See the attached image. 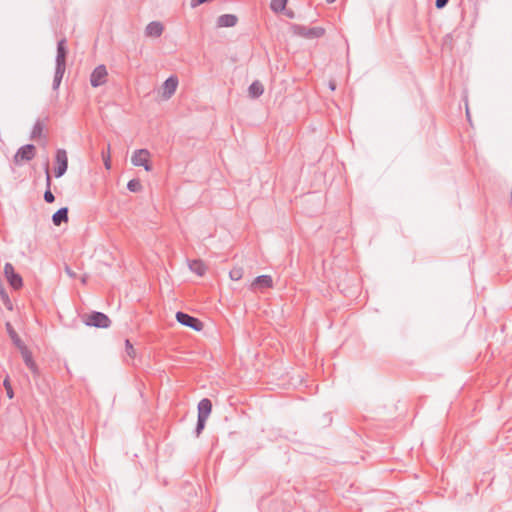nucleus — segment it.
I'll return each mask as SVG.
<instances>
[{"mask_svg":"<svg viewBox=\"0 0 512 512\" xmlns=\"http://www.w3.org/2000/svg\"><path fill=\"white\" fill-rule=\"evenodd\" d=\"M206 421H207L206 419L197 417V423H196V427H195V435H196V437H199L200 434L202 433V431L204 430L205 425H206Z\"/></svg>","mask_w":512,"mask_h":512,"instance_id":"obj_29","label":"nucleus"},{"mask_svg":"<svg viewBox=\"0 0 512 512\" xmlns=\"http://www.w3.org/2000/svg\"><path fill=\"white\" fill-rule=\"evenodd\" d=\"M108 72L106 66L101 64L98 65L90 75V84L96 88L103 85L107 80Z\"/></svg>","mask_w":512,"mask_h":512,"instance_id":"obj_8","label":"nucleus"},{"mask_svg":"<svg viewBox=\"0 0 512 512\" xmlns=\"http://www.w3.org/2000/svg\"><path fill=\"white\" fill-rule=\"evenodd\" d=\"M291 29L295 35L306 39L320 38L325 34V29L322 27L309 28L299 24H292Z\"/></svg>","mask_w":512,"mask_h":512,"instance_id":"obj_2","label":"nucleus"},{"mask_svg":"<svg viewBox=\"0 0 512 512\" xmlns=\"http://www.w3.org/2000/svg\"><path fill=\"white\" fill-rule=\"evenodd\" d=\"M286 17L290 18V19H294L295 18V12L291 9H286L285 8V11L282 12Z\"/></svg>","mask_w":512,"mask_h":512,"instance_id":"obj_33","label":"nucleus"},{"mask_svg":"<svg viewBox=\"0 0 512 512\" xmlns=\"http://www.w3.org/2000/svg\"><path fill=\"white\" fill-rule=\"evenodd\" d=\"M86 326L96 328H109L111 326L110 318L103 312L93 311L83 317Z\"/></svg>","mask_w":512,"mask_h":512,"instance_id":"obj_1","label":"nucleus"},{"mask_svg":"<svg viewBox=\"0 0 512 512\" xmlns=\"http://www.w3.org/2000/svg\"><path fill=\"white\" fill-rule=\"evenodd\" d=\"M176 320L183 326L189 327L193 329L194 331H201L203 329V322L194 317L189 315L188 313L178 311L176 313Z\"/></svg>","mask_w":512,"mask_h":512,"instance_id":"obj_3","label":"nucleus"},{"mask_svg":"<svg viewBox=\"0 0 512 512\" xmlns=\"http://www.w3.org/2000/svg\"><path fill=\"white\" fill-rule=\"evenodd\" d=\"M68 56L67 41L65 38L57 42L55 66L66 67V60Z\"/></svg>","mask_w":512,"mask_h":512,"instance_id":"obj_9","label":"nucleus"},{"mask_svg":"<svg viewBox=\"0 0 512 512\" xmlns=\"http://www.w3.org/2000/svg\"><path fill=\"white\" fill-rule=\"evenodd\" d=\"M329 88H330V90L334 91L336 89V82L329 81Z\"/></svg>","mask_w":512,"mask_h":512,"instance_id":"obj_36","label":"nucleus"},{"mask_svg":"<svg viewBox=\"0 0 512 512\" xmlns=\"http://www.w3.org/2000/svg\"><path fill=\"white\" fill-rule=\"evenodd\" d=\"M452 41H453V36L452 34H447L444 39H443V45L444 46H447V45H450L452 44Z\"/></svg>","mask_w":512,"mask_h":512,"instance_id":"obj_32","label":"nucleus"},{"mask_svg":"<svg viewBox=\"0 0 512 512\" xmlns=\"http://www.w3.org/2000/svg\"><path fill=\"white\" fill-rule=\"evenodd\" d=\"M188 265L189 269L198 276H203L206 272V266L202 260H192Z\"/></svg>","mask_w":512,"mask_h":512,"instance_id":"obj_21","label":"nucleus"},{"mask_svg":"<svg viewBox=\"0 0 512 512\" xmlns=\"http://www.w3.org/2000/svg\"><path fill=\"white\" fill-rule=\"evenodd\" d=\"M178 77L175 75L169 76L163 83L162 89L163 93L162 96L164 99H169L172 97V95L175 93L177 86H178Z\"/></svg>","mask_w":512,"mask_h":512,"instance_id":"obj_10","label":"nucleus"},{"mask_svg":"<svg viewBox=\"0 0 512 512\" xmlns=\"http://www.w3.org/2000/svg\"><path fill=\"white\" fill-rule=\"evenodd\" d=\"M66 67L64 66H55V73L53 78V84L52 88L53 90H58L60 87V84L62 82L64 73H65Z\"/></svg>","mask_w":512,"mask_h":512,"instance_id":"obj_20","label":"nucleus"},{"mask_svg":"<svg viewBox=\"0 0 512 512\" xmlns=\"http://www.w3.org/2000/svg\"><path fill=\"white\" fill-rule=\"evenodd\" d=\"M65 271H66V273H67L70 277H73V278H74V277L76 276V274H75V273L70 269V267H69V266H66V267H65Z\"/></svg>","mask_w":512,"mask_h":512,"instance_id":"obj_35","label":"nucleus"},{"mask_svg":"<svg viewBox=\"0 0 512 512\" xmlns=\"http://www.w3.org/2000/svg\"><path fill=\"white\" fill-rule=\"evenodd\" d=\"M6 329H7V332L9 334L10 338L12 339L13 343L18 348H22L24 346V344L9 322L6 323Z\"/></svg>","mask_w":512,"mask_h":512,"instance_id":"obj_22","label":"nucleus"},{"mask_svg":"<svg viewBox=\"0 0 512 512\" xmlns=\"http://www.w3.org/2000/svg\"><path fill=\"white\" fill-rule=\"evenodd\" d=\"M244 270L241 267H235L229 272L231 280L238 281L243 277Z\"/></svg>","mask_w":512,"mask_h":512,"instance_id":"obj_27","label":"nucleus"},{"mask_svg":"<svg viewBox=\"0 0 512 512\" xmlns=\"http://www.w3.org/2000/svg\"><path fill=\"white\" fill-rule=\"evenodd\" d=\"M328 3H333L335 2L336 0H326Z\"/></svg>","mask_w":512,"mask_h":512,"instance_id":"obj_37","label":"nucleus"},{"mask_svg":"<svg viewBox=\"0 0 512 512\" xmlns=\"http://www.w3.org/2000/svg\"><path fill=\"white\" fill-rule=\"evenodd\" d=\"M43 129H44V125H43L42 121L40 119H38L32 128L30 138L32 140H35V139L42 137Z\"/></svg>","mask_w":512,"mask_h":512,"instance_id":"obj_23","label":"nucleus"},{"mask_svg":"<svg viewBox=\"0 0 512 512\" xmlns=\"http://www.w3.org/2000/svg\"><path fill=\"white\" fill-rule=\"evenodd\" d=\"M3 386L6 390V394H7V397L9 399H12L14 397V391H13V388H12V385H11V382H10V379H9V376H7L4 381H3Z\"/></svg>","mask_w":512,"mask_h":512,"instance_id":"obj_28","label":"nucleus"},{"mask_svg":"<svg viewBox=\"0 0 512 512\" xmlns=\"http://www.w3.org/2000/svg\"><path fill=\"white\" fill-rule=\"evenodd\" d=\"M272 286H273V280H272V277L270 275H260V276H257L253 280V282L251 284V288L252 289L271 288Z\"/></svg>","mask_w":512,"mask_h":512,"instance_id":"obj_12","label":"nucleus"},{"mask_svg":"<svg viewBox=\"0 0 512 512\" xmlns=\"http://www.w3.org/2000/svg\"><path fill=\"white\" fill-rule=\"evenodd\" d=\"M56 167L54 174L56 178L62 177L68 169V157L64 149H57L55 154Z\"/></svg>","mask_w":512,"mask_h":512,"instance_id":"obj_6","label":"nucleus"},{"mask_svg":"<svg viewBox=\"0 0 512 512\" xmlns=\"http://www.w3.org/2000/svg\"><path fill=\"white\" fill-rule=\"evenodd\" d=\"M288 0H272L270 3V8L275 13H281L285 11Z\"/></svg>","mask_w":512,"mask_h":512,"instance_id":"obj_24","label":"nucleus"},{"mask_svg":"<svg viewBox=\"0 0 512 512\" xmlns=\"http://www.w3.org/2000/svg\"><path fill=\"white\" fill-rule=\"evenodd\" d=\"M164 27L159 21L150 22L145 28V35L147 37H160L163 33Z\"/></svg>","mask_w":512,"mask_h":512,"instance_id":"obj_13","label":"nucleus"},{"mask_svg":"<svg viewBox=\"0 0 512 512\" xmlns=\"http://www.w3.org/2000/svg\"><path fill=\"white\" fill-rule=\"evenodd\" d=\"M21 351V355L23 357L25 365L33 372L36 373L38 371L37 365L33 360L32 353L27 349L24 345L22 348H19Z\"/></svg>","mask_w":512,"mask_h":512,"instance_id":"obj_17","label":"nucleus"},{"mask_svg":"<svg viewBox=\"0 0 512 512\" xmlns=\"http://www.w3.org/2000/svg\"><path fill=\"white\" fill-rule=\"evenodd\" d=\"M68 207H61L52 215V222L55 226H60L62 223H66L69 220Z\"/></svg>","mask_w":512,"mask_h":512,"instance_id":"obj_15","label":"nucleus"},{"mask_svg":"<svg viewBox=\"0 0 512 512\" xmlns=\"http://www.w3.org/2000/svg\"><path fill=\"white\" fill-rule=\"evenodd\" d=\"M263 92H264V86L258 80H255L254 82H252L248 88L249 96L253 99L259 98L263 94Z\"/></svg>","mask_w":512,"mask_h":512,"instance_id":"obj_18","label":"nucleus"},{"mask_svg":"<svg viewBox=\"0 0 512 512\" xmlns=\"http://www.w3.org/2000/svg\"><path fill=\"white\" fill-rule=\"evenodd\" d=\"M238 22V18L234 14H223L217 18L218 27H234Z\"/></svg>","mask_w":512,"mask_h":512,"instance_id":"obj_16","label":"nucleus"},{"mask_svg":"<svg viewBox=\"0 0 512 512\" xmlns=\"http://www.w3.org/2000/svg\"><path fill=\"white\" fill-rule=\"evenodd\" d=\"M0 298L4 304V306L8 309V310H12L13 309V305H12V302L9 298V295L8 293L6 292L3 284L1 283L0 284Z\"/></svg>","mask_w":512,"mask_h":512,"instance_id":"obj_25","label":"nucleus"},{"mask_svg":"<svg viewBox=\"0 0 512 512\" xmlns=\"http://www.w3.org/2000/svg\"><path fill=\"white\" fill-rule=\"evenodd\" d=\"M66 67L64 66H55V73L53 78V84L52 88L53 90H58L60 87V84L62 82L64 73H65Z\"/></svg>","mask_w":512,"mask_h":512,"instance_id":"obj_19","label":"nucleus"},{"mask_svg":"<svg viewBox=\"0 0 512 512\" xmlns=\"http://www.w3.org/2000/svg\"><path fill=\"white\" fill-rule=\"evenodd\" d=\"M127 189L131 192H139L141 189H142V185H141V182L140 180L138 179H131L128 183H127Z\"/></svg>","mask_w":512,"mask_h":512,"instance_id":"obj_26","label":"nucleus"},{"mask_svg":"<svg viewBox=\"0 0 512 512\" xmlns=\"http://www.w3.org/2000/svg\"><path fill=\"white\" fill-rule=\"evenodd\" d=\"M36 154V147L33 144L21 146L14 155L13 161L16 165L32 160Z\"/></svg>","mask_w":512,"mask_h":512,"instance_id":"obj_4","label":"nucleus"},{"mask_svg":"<svg viewBox=\"0 0 512 512\" xmlns=\"http://www.w3.org/2000/svg\"><path fill=\"white\" fill-rule=\"evenodd\" d=\"M102 154H104V152ZM103 160H104V165H105L106 169H110L111 168L110 155L109 154L107 156L103 155Z\"/></svg>","mask_w":512,"mask_h":512,"instance_id":"obj_34","label":"nucleus"},{"mask_svg":"<svg viewBox=\"0 0 512 512\" xmlns=\"http://www.w3.org/2000/svg\"><path fill=\"white\" fill-rule=\"evenodd\" d=\"M45 173H46V190L44 192V196L43 197H44L45 202L53 203L55 201V196H54V194L51 191L52 178H51V175H50L49 163L48 162L46 163V166H45Z\"/></svg>","mask_w":512,"mask_h":512,"instance_id":"obj_14","label":"nucleus"},{"mask_svg":"<svg viewBox=\"0 0 512 512\" xmlns=\"http://www.w3.org/2000/svg\"><path fill=\"white\" fill-rule=\"evenodd\" d=\"M125 351L127 355L130 356L131 358H134L136 356V351L129 339L125 340Z\"/></svg>","mask_w":512,"mask_h":512,"instance_id":"obj_30","label":"nucleus"},{"mask_svg":"<svg viewBox=\"0 0 512 512\" xmlns=\"http://www.w3.org/2000/svg\"><path fill=\"white\" fill-rule=\"evenodd\" d=\"M448 1L449 0H436L435 6L437 9H443L447 5Z\"/></svg>","mask_w":512,"mask_h":512,"instance_id":"obj_31","label":"nucleus"},{"mask_svg":"<svg viewBox=\"0 0 512 512\" xmlns=\"http://www.w3.org/2000/svg\"><path fill=\"white\" fill-rule=\"evenodd\" d=\"M149 151L147 149H138L136 150L132 157L131 162L134 166H141L146 171L152 170V165L149 163Z\"/></svg>","mask_w":512,"mask_h":512,"instance_id":"obj_7","label":"nucleus"},{"mask_svg":"<svg viewBox=\"0 0 512 512\" xmlns=\"http://www.w3.org/2000/svg\"><path fill=\"white\" fill-rule=\"evenodd\" d=\"M197 409H198L197 417L207 420L212 411L211 400L208 398L201 399L198 403Z\"/></svg>","mask_w":512,"mask_h":512,"instance_id":"obj_11","label":"nucleus"},{"mask_svg":"<svg viewBox=\"0 0 512 512\" xmlns=\"http://www.w3.org/2000/svg\"><path fill=\"white\" fill-rule=\"evenodd\" d=\"M4 275L9 285L14 289H20L23 286V279L14 269V266L7 262L4 266Z\"/></svg>","mask_w":512,"mask_h":512,"instance_id":"obj_5","label":"nucleus"}]
</instances>
